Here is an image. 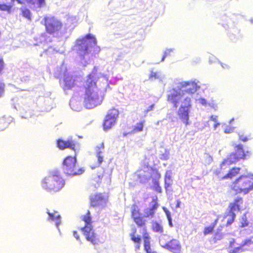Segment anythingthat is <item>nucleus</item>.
Returning <instances> with one entry per match:
<instances>
[{
  "instance_id": "obj_1",
  "label": "nucleus",
  "mask_w": 253,
  "mask_h": 253,
  "mask_svg": "<svg viewBox=\"0 0 253 253\" xmlns=\"http://www.w3.org/2000/svg\"><path fill=\"white\" fill-rule=\"evenodd\" d=\"M200 88L199 82L194 79L179 82L175 87L168 91V102L175 108L179 107L177 111L178 118L186 125L189 124V113L194 98L197 103L204 107H208V101L196 94Z\"/></svg>"
},
{
  "instance_id": "obj_2",
  "label": "nucleus",
  "mask_w": 253,
  "mask_h": 253,
  "mask_svg": "<svg viewBox=\"0 0 253 253\" xmlns=\"http://www.w3.org/2000/svg\"><path fill=\"white\" fill-rule=\"evenodd\" d=\"M96 80L97 76L93 72L88 76L85 85L84 93L80 92L82 96L84 95V103L85 108L92 109L99 105L103 100L102 91L109 86L108 78L100 74Z\"/></svg>"
},
{
  "instance_id": "obj_3",
  "label": "nucleus",
  "mask_w": 253,
  "mask_h": 253,
  "mask_svg": "<svg viewBox=\"0 0 253 253\" xmlns=\"http://www.w3.org/2000/svg\"><path fill=\"white\" fill-rule=\"evenodd\" d=\"M96 39L91 34L76 41L73 49L80 55L81 62L84 66L90 62V57L93 54L99 52L100 47L96 45Z\"/></svg>"
},
{
  "instance_id": "obj_4",
  "label": "nucleus",
  "mask_w": 253,
  "mask_h": 253,
  "mask_svg": "<svg viewBox=\"0 0 253 253\" xmlns=\"http://www.w3.org/2000/svg\"><path fill=\"white\" fill-rule=\"evenodd\" d=\"M65 180L58 170L49 172L41 182L42 188L49 193H56L60 191L65 185Z\"/></svg>"
},
{
  "instance_id": "obj_5",
  "label": "nucleus",
  "mask_w": 253,
  "mask_h": 253,
  "mask_svg": "<svg viewBox=\"0 0 253 253\" xmlns=\"http://www.w3.org/2000/svg\"><path fill=\"white\" fill-rule=\"evenodd\" d=\"M232 188L236 192L244 194L253 190V174L241 175L233 183Z\"/></svg>"
},
{
  "instance_id": "obj_6",
  "label": "nucleus",
  "mask_w": 253,
  "mask_h": 253,
  "mask_svg": "<svg viewBox=\"0 0 253 253\" xmlns=\"http://www.w3.org/2000/svg\"><path fill=\"white\" fill-rule=\"evenodd\" d=\"M82 219L84 222L85 226L82 228V230L86 239L93 245L98 244L99 240L92 229L91 217L89 211L83 216Z\"/></svg>"
},
{
  "instance_id": "obj_7",
  "label": "nucleus",
  "mask_w": 253,
  "mask_h": 253,
  "mask_svg": "<svg viewBox=\"0 0 253 253\" xmlns=\"http://www.w3.org/2000/svg\"><path fill=\"white\" fill-rule=\"evenodd\" d=\"M77 160L75 157H67L63 163V170L64 172L69 175L75 176L80 175L84 172L83 168L77 169L76 165Z\"/></svg>"
},
{
  "instance_id": "obj_8",
  "label": "nucleus",
  "mask_w": 253,
  "mask_h": 253,
  "mask_svg": "<svg viewBox=\"0 0 253 253\" xmlns=\"http://www.w3.org/2000/svg\"><path fill=\"white\" fill-rule=\"evenodd\" d=\"M54 75L58 78L64 77L63 82L61 84L64 91L75 87V80L73 79L72 77L67 73L66 66L64 64H62L60 68H57Z\"/></svg>"
},
{
  "instance_id": "obj_9",
  "label": "nucleus",
  "mask_w": 253,
  "mask_h": 253,
  "mask_svg": "<svg viewBox=\"0 0 253 253\" xmlns=\"http://www.w3.org/2000/svg\"><path fill=\"white\" fill-rule=\"evenodd\" d=\"M235 153H231L230 156L221 164V168L225 164L230 165L240 159H245L251 155L249 151L246 152L243 149L242 144H234Z\"/></svg>"
},
{
  "instance_id": "obj_10",
  "label": "nucleus",
  "mask_w": 253,
  "mask_h": 253,
  "mask_svg": "<svg viewBox=\"0 0 253 253\" xmlns=\"http://www.w3.org/2000/svg\"><path fill=\"white\" fill-rule=\"evenodd\" d=\"M44 21L47 32L51 34L56 33L62 26L61 22L54 17H45Z\"/></svg>"
},
{
  "instance_id": "obj_11",
  "label": "nucleus",
  "mask_w": 253,
  "mask_h": 253,
  "mask_svg": "<svg viewBox=\"0 0 253 253\" xmlns=\"http://www.w3.org/2000/svg\"><path fill=\"white\" fill-rule=\"evenodd\" d=\"M242 203L243 199L240 197H238L235 199L234 202L233 203L230 204L229 207V214L227 215V216L229 217L227 219V225H230L233 223L236 216L235 212H238L239 211L240 209V205L242 204Z\"/></svg>"
},
{
  "instance_id": "obj_12",
  "label": "nucleus",
  "mask_w": 253,
  "mask_h": 253,
  "mask_svg": "<svg viewBox=\"0 0 253 253\" xmlns=\"http://www.w3.org/2000/svg\"><path fill=\"white\" fill-rule=\"evenodd\" d=\"M118 115L119 111L116 109H112L108 111L104 122L103 127L104 130L109 129L115 124Z\"/></svg>"
},
{
  "instance_id": "obj_13",
  "label": "nucleus",
  "mask_w": 253,
  "mask_h": 253,
  "mask_svg": "<svg viewBox=\"0 0 253 253\" xmlns=\"http://www.w3.org/2000/svg\"><path fill=\"white\" fill-rule=\"evenodd\" d=\"M91 205L93 207H101L105 206L107 198L102 194H92L90 197Z\"/></svg>"
},
{
  "instance_id": "obj_14",
  "label": "nucleus",
  "mask_w": 253,
  "mask_h": 253,
  "mask_svg": "<svg viewBox=\"0 0 253 253\" xmlns=\"http://www.w3.org/2000/svg\"><path fill=\"white\" fill-rule=\"evenodd\" d=\"M80 92L75 93L74 96L70 100V106L71 109L74 111H80L82 108L83 97H80Z\"/></svg>"
},
{
  "instance_id": "obj_15",
  "label": "nucleus",
  "mask_w": 253,
  "mask_h": 253,
  "mask_svg": "<svg viewBox=\"0 0 253 253\" xmlns=\"http://www.w3.org/2000/svg\"><path fill=\"white\" fill-rule=\"evenodd\" d=\"M57 146L61 149L68 148L73 149L76 151L79 146V144L72 139H68L67 141L59 139L57 141Z\"/></svg>"
},
{
  "instance_id": "obj_16",
  "label": "nucleus",
  "mask_w": 253,
  "mask_h": 253,
  "mask_svg": "<svg viewBox=\"0 0 253 253\" xmlns=\"http://www.w3.org/2000/svg\"><path fill=\"white\" fill-rule=\"evenodd\" d=\"M158 208V204L156 200L153 199L152 201L150 203L149 207L144 209V216L150 218H153Z\"/></svg>"
},
{
  "instance_id": "obj_17",
  "label": "nucleus",
  "mask_w": 253,
  "mask_h": 253,
  "mask_svg": "<svg viewBox=\"0 0 253 253\" xmlns=\"http://www.w3.org/2000/svg\"><path fill=\"white\" fill-rule=\"evenodd\" d=\"M181 249L180 243L179 241L176 239H171L165 248V249L173 253H180Z\"/></svg>"
},
{
  "instance_id": "obj_18",
  "label": "nucleus",
  "mask_w": 253,
  "mask_h": 253,
  "mask_svg": "<svg viewBox=\"0 0 253 253\" xmlns=\"http://www.w3.org/2000/svg\"><path fill=\"white\" fill-rule=\"evenodd\" d=\"M46 213L48 215V220L54 222L58 230L60 232L59 226L61 223V216L59 213L55 211L50 212L48 209L46 210Z\"/></svg>"
},
{
  "instance_id": "obj_19",
  "label": "nucleus",
  "mask_w": 253,
  "mask_h": 253,
  "mask_svg": "<svg viewBox=\"0 0 253 253\" xmlns=\"http://www.w3.org/2000/svg\"><path fill=\"white\" fill-rule=\"evenodd\" d=\"M104 151V146L102 143L96 146L95 148V156L97 158L96 167H99L103 161V153Z\"/></svg>"
},
{
  "instance_id": "obj_20",
  "label": "nucleus",
  "mask_w": 253,
  "mask_h": 253,
  "mask_svg": "<svg viewBox=\"0 0 253 253\" xmlns=\"http://www.w3.org/2000/svg\"><path fill=\"white\" fill-rule=\"evenodd\" d=\"M235 239H232L229 242V248H232L229 250V253H242L247 251L244 246L241 243L239 246L234 247Z\"/></svg>"
},
{
  "instance_id": "obj_21",
  "label": "nucleus",
  "mask_w": 253,
  "mask_h": 253,
  "mask_svg": "<svg viewBox=\"0 0 253 253\" xmlns=\"http://www.w3.org/2000/svg\"><path fill=\"white\" fill-rule=\"evenodd\" d=\"M166 79L165 75L160 71H151L149 75V79L151 80H159L160 82H163Z\"/></svg>"
},
{
  "instance_id": "obj_22",
  "label": "nucleus",
  "mask_w": 253,
  "mask_h": 253,
  "mask_svg": "<svg viewBox=\"0 0 253 253\" xmlns=\"http://www.w3.org/2000/svg\"><path fill=\"white\" fill-rule=\"evenodd\" d=\"M172 171L171 170H167L165 176V187L166 190L171 186L172 184V179L171 178Z\"/></svg>"
},
{
  "instance_id": "obj_23",
  "label": "nucleus",
  "mask_w": 253,
  "mask_h": 253,
  "mask_svg": "<svg viewBox=\"0 0 253 253\" xmlns=\"http://www.w3.org/2000/svg\"><path fill=\"white\" fill-rule=\"evenodd\" d=\"M13 118L10 116L7 118L3 117L0 119V131L4 130L8 126V125L12 122Z\"/></svg>"
},
{
  "instance_id": "obj_24",
  "label": "nucleus",
  "mask_w": 253,
  "mask_h": 253,
  "mask_svg": "<svg viewBox=\"0 0 253 253\" xmlns=\"http://www.w3.org/2000/svg\"><path fill=\"white\" fill-rule=\"evenodd\" d=\"M169 236L167 234H161L159 237V243L160 246L165 249L169 242L171 240Z\"/></svg>"
},
{
  "instance_id": "obj_25",
  "label": "nucleus",
  "mask_w": 253,
  "mask_h": 253,
  "mask_svg": "<svg viewBox=\"0 0 253 253\" xmlns=\"http://www.w3.org/2000/svg\"><path fill=\"white\" fill-rule=\"evenodd\" d=\"M144 237V246L145 250L147 253H151V249L150 247V238L147 233H145L143 236Z\"/></svg>"
},
{
  "instance_id": "obj_26",
  "label": "nucleus",
  "mask_w": 253,
  "mask_h": 253,
  "mask_svg": "<svg viewBox=\"0 0 253 253\" xmlns=\"http://www.w3.org/2000/svg\"><path fill=\"white\" fill-rule=\"evenodd\" d=\"M241 243L247 249V251H249L250 247L253 245V236L245 239Z\"/></svg>"
},
{
  "instance_id": "obj_27",
  "label": "nucleus",
  "mask_w": 253,
  "mask_h": 253,
  "mask_svg": "<svg viewBox=\"0 0 253 253\" xmlns=\"http://www.w3.org/2000/svg\"><path fill=\"white\" fill-rule=\"evenodd\" d=\"M240 169L239 168H234L232 169L229 172L223 177V178H232L239 173Z\"/></svg>"
},
{
  "instance_id": "obj_28",
  "label": "nucleus",
  "mask_w": 253,
  "mask_h": 253,
  "mask_svg": "<svg viewBox=\"0 0 253 253\" xmlns=\"http://www.w3.org/2000/svg\"><path fill=\"white\" fill-rule=\"evenodd\" d=\"M137 175L140 179L142 182H144L150 178V174L149 172H145L144 171L140 170L137 172Z\"/></svg>"
},
{
  "instance_id": "obj_29",
  "label": "nucleus",
  "mask_w": 253,
  "mask_h": 253,
  "mask_svg": "<svg viewBox=\"0 0 253 253\" xmlns=\"http://www.w3.org/2000/svg\"><path fill=\"white\" fill-rule=\"evenodd\" d=\"M53 100L49 97H46L44 98V104L46 106V109L49 110L53 107Z\"/></svg>"
},
{
  "instance_id": "obj_30",
  "label": "nucleus",
  "mask_w": 253,
  "mask_h": 253,
  "mask_svg": "<svg viewBox=\"0 0 253 253\" xmlns=\"http://www.w3.org/2000/svg\"><path fill=\"white\" fill-rule=\"evenodd\" d=\"M152 227L155 232L162 233L163 231L162 225L158 222H154L152 224Z\"/></svg>"
},
{
  "instance_id": "obj_31",
  "label": "nucleus",
  "mask_w": 253,
  "mask_h": 253,
  "mask_svg": "<svg viewBox=\"0 0 253 253\" xmlns=\"http://www.w3.org/2000/svg\"><path fill=\"white\" fill-rule=\"evenodd\" d=\"M144 121L137 123L133 126V132H140L143 130V128L144 127Z\"/></svg>"
},
{
  "instance_id": "obj_32",
  "label": "nucleus",
  "mask_w": 253,
  "mask_h": 253,
  "mask_svg": "<svg viewBox=\"0 0 253 253\" xmlns=\"http://www.w3.org/2000/svg\"><path fill=\"white\" fill-rule=\"evenodd\" d=\"M208 106L210 107L215 111H217L218 108L217 102L212 98L208 101Z\"/></svg>"
},
{
  "instance_id": "obj_33",
  "label": "nucleus",
  "mask_w": 253,
  "mask_h": 253,
  "mask_svg": "<svg viewBox=\"0 0 253 253\" xmlns=\"http://www.w3.org/2000/svg\"><path fill=\"white\" fill-rule=\"evenodd\" d=\"M218 117L216 115H211L210 117V120L213 121L214 122V125L213 126V129L214 130H216L217 129V127L220 126V124L218 122Z\"/></svg>"
},
{
  "instance_id": "obj_34",
  "label": "nucleus",
  "mask_w": 253,
  "mask_h": 253,
  "mask_svg": "<svg viewBox=\"0 0 253 253\" xmlns=\"http://www.w3.org/2000/svg\"><path fill=\"white\" fill-rule=\"evenodd\" d=\"M218 219V217L214 221L213 224L208 227H206L204 229V233L205 235H207L212 232L214 227L215 225L216 224Z\"/></svg>"
},
{
  "instance_id": "obj_35",
  "label": "nucleus",
  "mask_w": 253,
  "mask_h": 253,
  "mask_svg": "<svg viewBox=\"0 0 253 253\" xmlns=\"http://www.w3.org/2000/svg\"><path fill=\"white\" fill-rule=\"evenodd\" d=\"M27 1L32 4L36 3L39 8L44 6L45 4L44 0H27Z\"/></svg>"
},
{
  "instance_id": "obj_36",
  "label": "nucleus",
  "mask_w": 253,
  "mask_h": 253,
  "mask_svg": "<svg viewBox=\"0 0 253 253\" xmlns=\"http://www.w3.org/2000/svg\"><path fill=\"white\" fill-rule=\"evenodd\" d=\"M174 51V48H167L165 50L164 53V55L162 58L161 62H163L165 60V58L168 56L171 55V53H173Z\"/></svg>"
},
{
  "instance_id": "obj_37",
  "label": "nucleus",
  "mask_w": 253,
  "mask_h": 253,
  "mask_svg": "<svg viewBox=\"0 0 253 253\" xmlns=\"http://www.w3.org/2000/svg\"><path fill=\"white\" fill-rule=\"evenodd\" d=\"M132 212H131V216L134 220L136 218L141 217L140 214L138 210L135 209V206L133 205L132 208Z\"/></svg>"
},
{
  "instance_id": "obj_38",
  "label": "nucleus",
  "mask_w": 253,
  "mask_h": 253,
  "mask_svg": "<svg viewBox=\"0 0 253 253\" xmlns=\"http://www.w3.org/2000/svg\"><path fill=\"white\" fill-rule=\"evenodd\" d=\"M204 161L206 165H210L212 162V158L208 154H205L204 155Z\"/></svg>"
},
{
  "instance_id": "obj_39",
  "label": "nucleus",
  "mask_w": 253,
  "mask_h": 253,
  "mask_svg": "<svg viewBox=\"0 0 253 253\" xmlns=\"http://www.w3.org/2000/svg\"><path fill=\"white\" fill-rule=\"evenodd\" d=\"M134 222L138 226L142 227L145 225V220L142 217H140L135 219Z\"/></svg>"
},
{
  "instance_id": "obj_40",
  "label": "nucleus",
  "mask_w": 253,
  "mask_h": 253,
  "mask_svg": "<svg viewBox=\"0 0 253 253\" xmlns=\"http://www.w3.org/2000/svg\"><path fill=\"white\" fill-rule=\"evenodd\" d=\"M234 127L231 126L230 125L225 126L224 128V132L225 133H231L234 131Z\"/></svg>"
},
{
  "instance_id": "obj_41",
  "label": "nucleus",
  "mask_w": 253,
  "mask_h": 253,
  "mask_svg": "<svg viewBox=\"0 0 253 253\" xmlns=\"http://www.w3.org/2000/svg\"><path fill=\"white\" fill-rule=\"evenodd\" d=\"M22 15L23 16H24L25 17H26L29 19H30L31 18L30 11L28 9L23 8V9H22Z\"/></svg>"
},
{
  "instance_id": "obj_42",
  "label": "nucleus",
  "mask_w": 253,
  "mask_h": 253,
  "mask_svg": "<svg viewBox=\"0 0 253 253\" xmlns=\"http://www.w3.org/2000/svg\"><path fill=\"white\" fill-rule=\"evenodd\" d=\"M11 9V6L5 4H0V10L2 11H9Z\"/></svg>"
},
{
  "instance_id": "obj_43",
  "label": "nucleus",
  "mask_w": 253,
  "mask_h": 253,
  "mask_svg": "<svg viewBox=\"0 0 253 253\" xmlns=\"http://www.w3.org/2000/svg\"><path fill=\"white\" fill-rule=\"evenodd\" d=\"M131 240L135 243H140L141 238L140 236H135L134 234H131Z\"/></svg>"
},
{
  "instance_id": "obj_44",
  "label": "nucleus",
  "mask_w": 253,
  "mask_h": 253,
  "mask_svg": "<svg viewBox=\"0 0 253 253\" xmlns=\"http://www.w3.org/2000/svg\"><path fill=\"white\" fill-rule=\"evenodd\" d=\"M229 165H228V164H225L224 165L222 168H221V165H220V168H217V169H213V173L217 175V176H218L219 174L220 173V172H221V169H224V167L225 166H229Z\"/></svg>"
},
{
  "instance_id": "obj_45",
  "label": "nucleus",
  "mask_w": 253,
  "mask_h": 253,
  "mask_svg": "<svg viewBox=\"0 0 253 253\" xmlns=\"http://www.w3.org/2000/svg\"><path fill=\"white\" fill-rule=\"evenodd\" d=\"M40 42H48L47 39H45V34H42L40 37ZM50 41V40H49Z\"/></svg>"
},
{
  "instance_id": "obj_46",
  "label": "nucleus",
  "mask_w": 253,
  "mask_h": 253,
  "mask_svg": "<svg viewBox=\"0 0 253 253\" xmlns=\"http://www.w3.org/2000/svg\"><path fill=\"white\" fill-rule=\"evenodd\" d=\"M163 209L166 214L168 219H171V217L170 212L165 208H163Z\"/></svg>"
},
{
  "instance_id": "obj_47",
  "label": "nucleus",
  "mask_w": 253,
  "mask_h": 253,
  "mask_svg": "<svg viewBox=\"0 0 253 253\" xmlns=\"http://www.w3.org/2000/svg\"><path fill=\"white\" fill-rule=\"evenodd\" d=\"M163 209L166 214L168 219H171V217L170 212L165 208H163Z\"/></svg>"
},
{
  "instance_id": "obj_48",
  "label": "nucleus",
  "mask_w": 253,
  "mask_h": 253,
  "mask_svg": "<svg viewBox=\"0 0 253 253\" xmlns=\"http://www.w3.org/2000/svg\"><path fill=\"white\" fill-rule=\"evenodd\" d=\"M239 138L241 140L244 142H246L248 140V138L247 137V136L244 135H240Z\"/></svg>"
},
{
  "instance_id": "obj_49",
  "label": "nucleus",
  "mask_w": 253,
  "mask_h": 253,
  "mask_svg": "<svg viewBox=\"0 0 253 253\" xmlns=\"http://www.w3.org/2000/svg\"><path fill=\"white\" fill-rule=\"evenodd\" d=\"M4 84L0 82V96L3 92Z\"/></svg>"
},
{
  "instance_id": "obj_50",
  "label": "nucleus",
  "mask_w": 253,
  "mask_h": 253,
  "mask_svg": "<svg viewBox=\"0 0 253 253\" xmlns=\"http://www.w3.org/2000/svg\"><path fill=\"white\" fill-rule=\"evenodd\" d=\"M73 236L77 240H80V237L77 232L74 231L73 232Z\"/></svg>"
},
{
  "instance_id": "obj_51",
  "label": "nucleus",
  "mask_w": 253,
  "mask_h": 253,
  "mask_svg": "<svg viewBox=\"0 0 253 253\" xmlns=\"http://www.w3.org/2000/svg\"><path fill=\"white\" fill-rule=\"evenodd\" d=\"M154 105L153 104V105H151V106H150L148 109H147L146 111L147 112H149V111H152L154 109Z\"/></svg>"
},
{
  "instance_id": "obj_52",
  "label": "nucleus",
  "mask_w": 253,
  "mask_h": 253,
  "mask_svg": "<svg viewBox=\"0 0 253 253\" xmlns=\"http://www.w3.org/2000/svg\"><path fill=\"white\" fill-rule=\"evenodd\" d=\"M181 203V202L179 200H177L176 201V208H180V207Z\"/></svg>"
},
{
  "instance_id": "obj_53",
  "label": "nucleus",
  "mask_w": 253,
  "mask_h": 253,
  "mask_svg": "<svg viewBox=\"0 0 253 253\" xmlns=\"http://www.w3.org/2000/svg\"><path fill=\"white\" fill-rule=\"evenodd\" d=\"M3 68V61L2 59H0V72L2 70Z\"/></svg>"
},
{
  "instance_id": "obj_54",
  "label": "nucleus",
  "mask_w": 253,
  "mask_h": 253,
  "mask_svg": "<svg viewBox=\"0 0 253 253\" xmlns=\"http://www.w3.org/2000/svg\"><path fill=\"white\" fill-rule=\"evenodd\" d=\"M161 158L163 159L164 160H167L169 158V155H168V154H166L163 155V156Z\"/></svg>"
},
{
  "instance_id": "obj_55",
  "label": "nucleus",
  "mask_w": 253,
  "mask_h": 253,
  "mask_svg": "<svg viewBox=\"0 0 253 253\" xmlns=\"http://www.w3.org/2000/svg\"><path fill=\"white\" fill-rule=\"evenodd\" d=\"M168 221H169V225L170 227H172V226H173V224H172V218H171V219H168Z\"/></svg>"
},
{
  "instance_id": "obj_56",
  "label": "nucleus",
  "mask_w": 253,
  "mask_h": 253,
  "mask_svg": "<svg viewBox=\"0 0 253 253\" xmlns=\"http://www.w3.org/2000/svg\"><path fill=\"white\" fill-rule=\"evenodd\" d=\"M221 65L222 67V68H224V69H226V68H228V66L227 65L225 64L221 63Z\"/></svg>"
},
{
  "instance_id": "obj_57",
  "label": "nucleus",
  "mask_w": 253,
  "mask_h": 253,
  "mask_svg": "<svg viewBox=\"0 0 253 253\" xmlns=\"http://www.w3.org/2000/svg\"><path fill=\"white\" fill-rule=\"evenodd\" d=\"M140 247V243H136V245L135 246V249H139Z\"/></svg>"
},
{
  "instance_id": "obj_58",
  "label": "nucleus",
  "mask_w": 253,
  "mask_h": 253,
  "mask_svg": "<svg viewBox=\"0 0 253 253\" xmlns=\"http://www.w3.org/2000/svg\"><path fill=\"white\" fill-rule=\"evenodd\" d=\"M248 223L246 222V220L245 221L244 223L242 222V227H245L247 226Z\"/></svg>"
},
{
  "instance_id": "obj_59",
  "label": "nucleus",
  "mask_w": 253,
  "mask_h": 253,
  "mask_svg": "<svg viewBox=\"0 0 253 253\" xmlns=\"http://www.w3.org/2000/svg\"><path fill=\"white\" fill-rule=\"evenodd\" d=\"M234 119L233 118V119H231V120L229 122V125H230V124H231L232 123V122L234 121Z\"/></svg>"
},
{
  "instance_id": "obj_60",
  "label": "nucleus",
  "mask_w": 253,
  "mask_h": 253,
  "mask_svg": "<svg viewBox=\"0 0 253 253\" xmlns=\"http://www.w3.org/2000/svg\"><path fill=\"white\" fill-rule=\"evenodd\" d=\"M197 62H199L200 61V58H197Z\"/></svg>"
},
{
  "instance_id": "obj_61",
  "label": "nucleus",
  "mask_w": 253,
  "mask_h": 253,
  "mask_svg": "<svg viewBox=\"0 0 253 253\" xmlns=\"http://www.w3.org/2000/svg\"><path fill=\"white\" fill-rule=\"evenodd\" d=\"M158 174L159 177H160V174L158 173Z\"/></svg>"
},
{
  "instance_id": "obj_62",
  "label": "nucleus",
  "mask_w": 253,
  "mask_h": 253,
  "mask_svg": "<svg viewBox=\"0 0 253 253\" xmlns=\"http://www.w3.org/2000/svg\"><path fill=\"white\" fill-rule=\"evenodd\" d=\"M34 44H35V45H38V43H35Z\"/></svg>"
},
{
  "instance_id": "obj_63",
  "label": "nucleus",
  "mask_w": 253,
  "mask_h": 253,
  "mask_svg": "<svg viewBox=\"0 0 253 253\" xmlns=\"http://www.w3.org/2000/svg\"><path fill=\"white\" fill-rule=\"evenodd\" d=\"M225 124H223L222 125V126H225Z\"/></svg>"
}]
</instances>
